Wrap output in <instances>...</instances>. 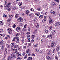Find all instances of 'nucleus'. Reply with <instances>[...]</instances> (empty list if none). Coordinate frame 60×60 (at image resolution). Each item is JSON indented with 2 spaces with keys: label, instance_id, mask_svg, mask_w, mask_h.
Segmentation results:
<instances>
[{
  "label": "nucleus",
  "instance_id": "f257e3e1",
  "mask_svg": "<svg viewBox=\"0 0 60 60\" xmlns=\"http://www.w3.org/2000/svg\"><path fill=\"white\" fill-rule=\"evenodd\" d=\"M11 4V3H9L8 4H7L6 5L4 6L5 8L6 9L8 8V11L11 10V8L10 7V5Z\"/></svg>",
  "mask_w": 60,
  "mask_h": 60
},
{
  "label": "nucleus",
  "instance_id": "f03ea898",
  "mask_svg": "<svg viewBox=\"0 0 60 60\" xmlns=\"http://www.w3.org/2000/svg\"><path fill=\"white\" fill-rule=\"evenodd\" d=\"M17 40L16 41V42L17 43H19V41H18L19 40V38L18 37H15L13 39L12 41H15V40Z\"/></svg>",
  "mask_w": 60,
  "mask_h": 60
},
{
  "label": "nucleus",
  "instance_id": "7ed1b4c3",
  "mask_svg": "<svg viewBox=\"0 0 60 60\" xmlns=\"http://www.w3.org/2000/svg\"><path fill=\"white\" fill-rule=\"evenodd\" d=\"M51 46L52 48H54L55 47V45H56V43L55 42H51Z\"/></svg>",
  "mask_w": 60,
  "mask_h": 60
},
{
  "label": "nucleus",
  "instance_id": "20e7f679",
  "mask_svg": "<svg viewBox=\"0 0 60 60\" xmlns=\"http://www.w3.org/2000/svg\"><path fill=\"white\" fill-rule=\"evenodd\" d=\"M53 22H54V20L53 19L49 18V24H51Z\"/></svg>",
  "mask_w": 60,
  "mask_h": 60
},
{
  "label": "nucleus",
  "instance_id": "39448f33",
  "mask_svg": "<svg viewBox=\"0 0 60 60\" xmlns=\"http://www.w3.org/2000/svg\"><path fill=\"white\" fill-rule=\"evenodd\" d=\"M17 19L18 21H19V22H21V21H23V18L22 17L19 18Z\"/></svg>",
  "mask_w": 60,
  "mask_h": 60
},
{
  "label": "nucleus",
  "instance_id": "423d86ee",
  "mask_svg": "<svg viewBox=\"0 0 60 60\" xmlns=\"http://www.w3.org/2000/svg\"><path fill=\"white\" fill-rule=\"evenodd\" d=\"M16 56L17 57L20 56L21 55V54L20 52H17L16 54Z\"/></svg>",
  "mask_w": 60,
  "mask_h": 60
},
{
  "label": "nucleus",
  "instance_id": "0eeeda50",
  "mask_svg": "<svg viewBox=\"0 0 60 60\" xmlns=\"http://www.w3.org/2000/svg\"><path fill=\"white\" fill-rule=\"evenodd\" d=\"M52 34H51L52 35H55V33H56V30H52Z\"/></svg>",
  "mask_w": 60,
  "mask_h": 60
},
{
  "label": "nucleus",
  "instance_id": "6e6552de",
  "mask_svg": "<svg viewBox=\"0 0 60 60\" xmlns=\"http://www.w3.org/2000/svg\"><path fill=\"white\" fill-rule=\"evenodd\" d=\"M60 22H57L55 23V26H58L60 25Z\"/></svg>",
  "mask_w": 60,
  "mask_h": 60
},
{
  "label": "nucleus",
  "instance_id": "1a4fd4ad",
  "mask_svg": "<svg viewBox=\"0 0 60 60\" xmlns=\"http://www.w3.org/2000/svg\"><path fill=\"white\" fill-rule=\"evenodd\" d=\"M11 57L12 58H15L16 57V56L14 55V54H11Z\"/></svg>",
  "mask_w": 60,
  "mask_h": 60
},
{
  "label": "nucleus",
  "instance_id": "9d476101",
  "mask_svg": "<svg viewBox=\"0 0 60 60\" xmlns=\"http://www.w3.org/2000/svg\"><path fill=\"white\" fill-rule=\"evenodd\" d=\"M20 30V28L19 27H17L16 28V31L17 32H19Z\"/></svg>",
  "mask_w": 60,
  "mask_h": 60
},
{
  "label": "nucleus",
  "instance_id": "9b49d317",
  "mask_svg": "<svg viewBox=\"0 0 60 60\" xmlns=\"http://www.w3.org/2000/svg\"><path fill=\"white\" fill-rule=\"evenodd\" d=\"M11 46L12 47H15V45L14 43H12L11 44Z\"/></svg>",
  "mask_w": 60,
  "mask_h": 60
},
{
  "label": "nucleus",
  "instance_id": "f8f14e48",
  "mask_svg": "<svg viewBox=\"0 0 60 60\" xmlns=\"http://www.w3.org/2000/svg\"><path fill=\"white\" fill-rule=\"evenodd\" d=\"M46 21V16H44V19L42 20V22L43 23H44Z\"/></svg>",
  "mask_w": 60,
  "mask_h": 60
},
{
  "label": "nucleus",
  "instance_id": "ddd939ff",
  "mask_svg": "<svg viewBox=\"0 0 60 60\" xmlns=\"http://www.w3.org/2000/svg\"><path fill=\"white\" fill-rule=\"evenodd\" d=\"M50 12L51 14H55V11L51 10L50 11Z\"/></svg>",
  "mask_w": 60,
  "mask_h": 60
},
{
  "label": "nucleus",
  "instance_id": "4468645a",
  "mask_svg": "<svg viewBox=\"0 0 60 60\" xmlns=\"http://www.w3.org/2000/svg\"><path fill=\"white\" fill-rule=\"evenodd\" d=\"M39 24L38 23H37L35 25V26L36 27V28H39Z\"/></svg>",
  "mask_w": 60,
  "mask_h": 60
},
{
  "label": "nucleus",
  "instance_id": "2eb2a0df",
  "mask_svg": "<svg viewBox=\"0 0 60 60\" xmlns=\"http://www.w3.org/2000/svg\"><path fill=\"white\" fill-rule=\"evenodd\" d=\"M59 49H60V47L59 46H58V47L57 48L56 50V51H58L59 50Z\"/></svg>",
  "mask_w": 60,
  "mask_h": 60
},
{
  "label": "nucleus",
  "instance_id": "dca6fc26",
  "mask_svg": "<svg viewBox=\"0 0 60 60\" xmlns=\"http://www.w3.org/2000/svg\"><path fill=\"white\" fill-rule=\"evenodd\" d=\"M52 35L51 34V35H49L48 36V37H49V38H50V39H52Z\"/></svg>",
  "mask_w": 60,
  "mask_h": 60
},
{
  "label": "nucleus",
  "instance_id": "f3484780",
  "mask_svg": "<svg viewBox=\"0 0 60 60\" xmlns=\"http://www.w3.org/2000/svg\"><path fill=\"white\" fill-rule=\"evenodd\" d=\"M14 50H15V52L14 53H17V50L16 49H13L12 50V51H14Z\"/></svg>",
  "mask_w": 60,
  "mask_h": 60
},
{
  "label": "nucleus",
  "instance_id": "a211bd4d",
  "mask_svg": "<svg viewBox=\"0 0 60 60\" xmlns=\"http://www.w3.org/2000/svg\"><path fill=\"white\" fill-rule=\"evenodd\" d=\"M46 57L47 58V59H48V60H50L51 59V57L49 56H46Z\"/></svg>",
  "mask_w": 60,
  "mask_h": 60
},
{
  "label": "nucleus",
  "instance_id": "6ab92c4d",
  "mask_svg": "<svg viewBox=\"0 0 60 60\" xmlns=\"http://www.w3.org/2000/svg\"><path fill=\"white\" fill-rule=\"evenodd\" d=\"M55 5H56V3L55 2H53L51 3V5L52 6H53Z\"/></svg>",
  "mask_w": 60,
  "mask_h": 60
},
{
  "label": "nucleus",
  "instance_id": "aec40b11",
  "mask_svg": "<svg viewBox=\"0 0 60 60\" xmlns=\"http://www.w3.org/2000/svg\"><path fill=\"white\" fill-rule=\"evenodd\" d=\"M5 46V44H3L2 47H1V49L3 50L4 49V46Z\"/></svg>",
  "mask_w": 60,
  "mask_h": 60
},
{
  "label": "nucleus",
  "instance_id": "412c9836",
  "mask_svg": "<svg viewBox=\"0 0 60 60\" xmlns=\"http://www.w3.org/2000/svg\"><path fill=\"white\" fill-rule=\"evenodd\" d=\"M14 16V15H9V17L10 18H12L13 16Z\"/></svg>",
  "mask_w": 60,
  "mask_h": 60
},
{
  "label": "nucleus",
  "instance_id": "4be33fe9",
  "mask_svg": "<svg viewBox=\"0 0 60 60\" xmlns=\"http://www.w3.org/2000/svg\"><path fill=\"white\" fill-rule=\"evenodd\" d=\"M19 6H21L22 5V2H20L19 3Z\"/></svg>",
  "mask_w": 60,
  "mask_h": 60
},
{
  "label": "nucleus",
  "instance_id": "5701e85b",
  "mask_svg": "<svg viewBox=\"0 0 60 60\" xmlns=\"http://www.w3.org/2000/svg\"><path fill=\"white\" fill-rule=\"evenodd\" d=\"M3 42H4V41L3 40L1 41L0 42V45H3Z\"/></svg>",
  "mask_w": 60,
  "mask_h": 60
},
{
  "label": "nucleus",
  "instance_id": "b1692460",
  "mask_svg": "<svg viewBox=\"0 0 60 60\" xmlns=\"http://www.w3.org/2000/svg\"><path fill=\"white\" fill-rule=\"evenodd\" d=\"M51 54V52L50 51H49V52L47 53V54L48 55H50Z\"/></svg>",
  "mask_w": 60,
  "mask_h": 60
},
{
  "label": "nucleus",
  "instance_id": "393cba45",
  "mask_svg": "<svg viewBox=\"0 0 60 60\" xmlns=\"http://www.w3.org/2000/svg\"><path fill=\"white\" fill-rule=\"evenodd\" d=\"M30 49H28L27 50L26 52V53L27 54H29V52L30 51Z\"/></svg>",
  "mask_w": 60,
  "mask_h": 60
},
{
  "label": "nucleus",
  "instance_id": "a878e982",
  "mask_svg": "<svg viewBox=\"0 0 60 60\" xmlns=\"http://www.w3.org/2000/svg\"><path fill=\"white\" fill-rule=\"evenodd\" d=\"M26 14L27 15H28L29 14V11L28 10H27L26 11Z\"/></svg>",
  "mask_w": 60,
  "mask_h": 60
},
{
  "label": "nucleus",
  "instance_id": "bb28decb",
  "mask_svg": "<svg viewBox=\"0 0 60 60\" xmlns=\"http://www.w3.org/2000/svg\"><path fill=\"white\" fill-rule=\"evenodd\" d=\"M35 37V36L34 35H32L31 37V39H33Z\"/></svg>",
  "mask_w": 60,
  "mask_h": 60
},
{
  "label": "nucleus",
  "instance_id": "cd10ccee",
  "mask_svg": "<svg viewBox=\"0 0 60 60\" xmlns=\"http://www.w3.org/2000/svg\"><path fill=\"white\" fill-rule=\"evenodd\" d=\"M28 60H32V57H29L28 59Z\"/></svg>",
  "mask_w": 60,
  "mask_h": 60
},
{
  "label": "nucleus",
  "instance_id": "c85d7f7f",
  "mask_svg": "<svg viewBox=\"0 0 60 60\" xmlns=\"http://www.w3.org/2000/svg\"><path fill=\"white\" fill-rule=\"evenodd\" d=\"M5 51H6V54L7 53V52L8 51V49L7 48H5Z\"/></svg>",
  "mask_w": 60,
  "mask_h": 60
},
{
  "label": "nucleus",
  "instance_id": "c756f323",
  "mask_svg": "<svg viewBox=\"0 0 60 60\" xmlns=\"http://www.w3.org/2000/svg\"><path fill=\"white\" fill-rule=\"evenodd\" d=\"M35 51L36 52H39V49H36Z\"/></svg>",
  "mask_w": 60,
  "mask_h": 60
},
{
  "label": "nucleus",
  "instance_id": "7c9ffc66",
  "mask_svg": "<svg viewBox=\"0 0 60 60\" xmlns=\"http://www.w3.org/2000/svg\"><path fill=\"white\" fill-rule=\"evenodd\" d=\"M6 45L7 46V48H9L10 47V45L8 44H7Z\"/></svg>",
  "mask_w": 60,
  "mask_h": 60
},
{
  "label": "nucleus",
  "instance_id": "2f4dec72",
  "mask_svg": "<svg viewBox=\"0 0 60 60\" xmlns=\"http://www.w3.org/2000/svg\"><path fill=\"white\" fill-rule=\"evenodd\" d=\"M3 17L4 18H6V17H7V15H6L5 14H4Z\"/></svg>",
  "mask_w": 60,
  "mask_h": 60
},
{
  "label": "nucleus",
  "instance_id": "473e14b6",
  "mask_svg": "<svg viewBox=\"0 0 60 60\" xmlns=\"http://www.w3.org/2000/svg\"><path fill=\"white\" fill-rule=\"evenodd\" d=\"M3 25V22L2 21L0 22V25L2 26Z\"/></svg>",
  "mask_w": 60,
  "mask_h": 60
},
{
  "label": "nucleus",
  "instance_id": "72a5a7b5",
  "mask_svg": "<svg viewBox=\"0 0 60 60\" xmlns=\"http://www.w3.org/2000/svg\"><path fill=\"white\" fill-rule=\"evenodd\" d=\"M16 24H14L13 26V28H15V27H16Z\"/></svg>",
  "mask_w": 60,
  "mask_h": 60
},
{
  "label": "nucleus",
  "instance_id": "f704fd0d",
  "mask_svg": "<svg viewBox=\"0 0 60 60\" xmlns=\"http://www.w3.org/2000/svg\"><path fill=\"white\" fill-rule=\"evenodd\" d=\"M11 60V58H10V56H9L8 57V59L7 60Z\"/></svg>",
  "mask_w": 60,
  "mask_h": 60
},
{
  "label": "nucleus",
  "instance_id": "c9c22d12",
  "mask_svg": "<svg viewBox=\"0 0 60 60\" xmlns=\"http://www.w3.org/2000/svg\"><path fill=\"white\" fill-rule=\"evenodd\" d=\"M43 17V15H41L39 17V18L40 19H41V18H42Z\"/></svg>",
  "mask_w": 60,
  "mask_h": 60
},
{
  "label": "nucleus",
  "instance_id": "e433bc0d",
  "mask_svg": "<svg viewBox=\"0 0 60 60\" xmlns=\"http://www.w3.org/2000/svg\"><path fill=\"white\" fill-rule=\"evenodd\" d=\"M27 40H28V42H30L31 40L30 38H27Z\"/></svg>",
  "mask_w": 60,
  "mask_h": 60
},
{
  "label": "nucleus",
  "instance_id": "4c0bfd02",
  "mask_svg": "<svg viewBox=\"0 0 60 60\" xmlns=\"http://www.w3.org/2000/svg\"><path fill=\"white\" fill-rule=\"evenodd\" d=\"M58 57L57 56H56L55 57V60H58Z\"/></svg>",
  "mask_w": 60,
  "mask_h": 60
},
{
  "label": "nucleus",
  "instance_id": "58836bf2",
  "mask_svg": "<svg viewBox=\"0 0 60 60\" xmlns=\"http://www.w3.org/2000/svg\"><path fill=\"white\" fill-rule=\"evenodd\" d=\"M54 1H55V2H57L58 3V4L59 3V0H54Z\"/></svg>",
  "mask_w": 60,
  "mask_h": 60
},
{
  "label": "nucleus",
  "instance_id": "ea45409f",
  "mask_svg": "<svg viewBox=\"0 0 60 60\" xmlns=\"http://www.w3.org/2000/svg\"><path fill=\"white\" fill-rule=\"evenodd\" d=\"M27 55L26 54L25 55V56L24 58V59H26V58H27Z\"/></svg>",
  "mask_w": 60,
  "mask_h": 60
},
{
  "label": "nucleus",
  "instance_id": "a19ab883",
  "mask_svg": "<svg viewBox=\"0 0 60 60\" xmlns=\"http://www.w3.org/2000/svg\"><path fill=\"white\" fill-rule=\"evenodd\" d=\"M35 15L37 16H39V15H40V13H35Z\"/></svg>",
  "mask_w": 60,
  "mask_h": 60
},
{
  "label": "nucleus",
  "instance_id": "79ce46f5",
  "mask_svg": "<svg viewBox=\"0 0 60 60\" xmlns=\"http://www.w3.org/2000/svg\"><path fill=\"white\" fill-rule=\"evenodd\" d=\"M25 54H26V53H25V52H23V54H22L23 56H24L25 55Z\"/></svg>",
  "mask_w": 60,
  "mask_h": 60
},
{
  "label": "nucleus",
  "instance_id": "37998d69",
  "mask_svg": "<svg viewBox=\"0 0 60 60\" xmlns=\"http://www.w3.org/2000/svg\"><path fill=\"white\" fill-rule=\"evenodd\" d=\"M38 44H37L35 45L34 46V47H38Z\"/></svg>",
  "mask_w": 60,
  "mask_h": 60
},
{
  "label": "nucleus",
  "instance_id": "c03bdc74",
  "mask_svg": "<svg viewBox=\"0 0 60 60\" xmlns=\"http://www.w3.org/2000/svg\"><path fill=\"white\" fill-rule=\"evenodd\" d=\"M3 32H4V30H2V29H0V33Z\"/></svg>",
  "mask_w": 60,
  "mask_h": 60
},
{
  "label": "nucleus",
  "instance_id": "a18cd8bd",
  "mask_svg": "<svg viewBox=\"0 0 60 60\" xmlns=\"http://www.w3.org/2000/svg\"><path fill=\"white\" fill-rule=\"evenodd\" d=\"M43 51L42 50H40V54H42V53H43Z\"/></svg>",
  "mask_w": 60,
  "mask_h": 60
},
{
  "label": "nucleus",
  "instance_id": "49530a36",
  "mask_svg": "<svg viewBox=\"0 0 60 60\" xmlns=\"http://www.w3.org/2000/svg\"><path fill=\"white\" fill-rule=\"evenodd\" d=\"M19 35V33H17L16 35V36H18Z\"/></svg>",
  "mask_w": 60,
  "mask_h": 60
},
{
  "label": "nucleus",
  "instance_id": "de8ad7c7",
  "mask_svg": "<svg viewBox=\"0 0 60 60\" xmlns=\"http://www.w3.org/2000/svg\"><path fill=\"white\" fill-rule=\"evenodd\" d=\"M26 26H27V25L26 24H25L24 26V28H26Z\"/></svg>",
  "mask_w": 60,
  "mask_h": 60
},
{
  "label": "nucleus",
  "instance_id": "09e8293b",
  "mask_svg": "<svg viewBox=\"0 0 60 60\" xmlns=\"http://www.w3.org/2000/svg\"><path fill=\"white\" fill-rule=\"evenodd\" d=\"M30 34V33L29 32H27V33H26V34L27 35H29Z\"/></svg>",
  "mask_w": 60,
  "mask_h": 60
},
{
  "label": "nucleus",
  "instance_id": "8fccbe9b",
  "mask_svg": "<svg viewBox=\"0 0 60 60\" xmlns=\"http://www.w3.org/2000/svg\"><path fill=\"white\" fill-rule=\"evenodd\" d=\"M18 47V45H15V47H14V48H17Z\"/></svg>",
  "mask_w": 60,
  "mask_h": 60
},
{
  "label": "nucleus",
  "instance_id": "3c124183",
  "mask_svg": "<svg viewBox=\"0 0 60 60\" xmlns=\"http://www.w3.org/2000/svg\"><path fill=\"white\" fill-rule=\"evenodd\" d=\"M19 15V14H15V18H17V16H16V15Z\"/></svg>",
  "mask_w": 60,
  "mask_h": 60
},
{
  "label": "nucleus",
  "instance_id": "603ef678",
  "mask_svg": "<svg viewBox=\"0 0 60 60\" xmlns=\"http://www.w3.org/2000/svg\"><path fill=\"white\" fill-rule=\"evenodd\" d=\"M25 28H24L22 30V31H26V29H25Z\"/></svg>",
  "mask_w": 60,
  "mask_h": 60
},
{
  "label": "nucleus",
  "instance_id": "864d4df0",
  "mask_svg": "<svg viewBox=\"0 0 60 60\" xmlns=\"http://www.w3.org/2000/svg\"><path fill=\"white\" fill-rule=\"evenodd\" d=\"M37 30H35V31H34V33H35V34H36V33H37Z\"/></svg>",
  "mask_w": 60,
  "mask_h": 60
},
{
  "label": "nucleus",
  "instance_id": "5fc2aeb1",
  "mask_svg": "<svg viewBox=\"0 0 60 60\" xmlns=\"http://www.w3.org/2000/svg\"><path fill=\"white\" fill-rule=\"evenodd\" d=\"M45 32L46 33H48V30H45Z\"/></svg>",
  "mask_w": 60,
  "mask_h": 60
},
{
  "label": "nucleus",
  "instance_id": "6e6d98bb",
  "mask_svg": "<svg viewBox=\"0 0 60 60\" xmlns=\"http://www.w3.org/2000/svg\"><path fill=\"white\" fill-rule=\"evenodd\" d=\"M31 55L32 56H35V54L33 53Z\"/></svg>",
  "mask_w": 60,
  "mask_h": 60
},
{
  "label": "nucleus",
  "instance_id": "4d7b16f0",
  "mask_svg": "<svg viewBox=\"0 0 60 60\" xmlns=\"http://www.w3.org/2000/svg\"><path fill=\"white\" fill-rule=\"evenodd\" d=\"M52 29V26H50V27L49 28V29H50V30H51Z\"/></svg>",
  "mask_w": 60,
  "mask_h": 60
},
{
  "label": "nucleus",
  "instance_id": "13d9d810",
  "mask_svg": "<svg viewBox=\"0 0 60 60\" xmlns=\"http://www.w3.org/2000/svg\"><path fill=\"white\" fill-rule=\"evenodd\" d=\"M13 10H15V9H16V7H13Z\"/></svg>",
  "mask_w": 60,
  "mask_h": 60
},
{
  "label": "nucleus",
  "instance_id": "bf43d9fd",
  "mask_svg": "<svg viewBox=\"0 0 60 60\" xmlns=\"http://www.w3.org/2000/svg\"><path fill=\"white\" fill-rule=\"evenodd\" d=\"M55 48L53 50V51H52L53 52L52 53H54V52H55Z\"/></svg>",
  "mask_w": 60,
  "mask_h": 60
},
{
  "label": "nucleus",
  "instance_id": "052dcab7",
  "mask_svg": "<svg viewBox=\"0 0 60 60\" xmlns=\"http://www.w3.org/2000/svg\"><path fill=\"white\" fill-rule=\"evenodd\" d=\"M11 19L10 18L8 20V21L9 22H10L11 20Z\"/></svg>",
  "mask_w": 60,
  "mask_h": 60
},
{
  "label": "nucleus",
  "instance_id": "680f3d73",
  "mask_svg": "<svg viewBox=\"0 0 60 60\" xmlns=\"http://www.w3.org/2000/svg\"><path fill=\"white\" fill-rule=\"evenodd\" d=\"M58 54L59 56H60V52H59L58 53Z\"/></svg>",
  "mask_w": 60,
  "mask_h": 60
},
{
  "label": "nucleus",
  "instance_id": "e2e57ef3",
  "mask_svg": "<svg viewBox=\"0 0 60 60\" xmlns=\"http://www.w3.org/2000/svg\"><path fill=\"white\" fill-rule=\"evenodd\" d=\"M26 46H24L23 47V49H26Z\"/></svg>",
  "mask_w": 60,
  "mask_h": 60
},
{
  "label": "nucleus",
  "instance_id": "0e129e2a",
  "mask_svg": "<svg viewBox=\"0 0 60 60\" xmlns=\"http://www.w3.org/2000/svg\"><path fill=\"white\" fill-rule=\"evenodd\" d=\"M21 41L22 42H23V43L24 42V39H22L21 40Z\"/></svg>",
  "mask_w": 60,
  "mask_h": 60
},
{
  "label": "nucleus",
  "instance_id": "69168bd1",
  "mask_svg": "<svg viewBox=\"0 0 60 60\" xmlns=\"http://www.w3.org/2000/svg\"><path fill=\"white\" fill-rule=\"evenodd\" d=\"M31 10L32 11H34V9H33V8H32L31 9Z\"/></svg>",
  "mask_w": 60,
  "mask_h": 60
},
{
  "label": "nucleus",
  "instance_id": "338daca9",
  "mask_svg": "<svg viewBox=\"0 0 60 60\" xmlns=\"http://www.w3.org/2000/svg\"><path fill=\"white\" fill-rule=\"evenodd\" d=\"M37 40H38V41H39V40H40V38H37Z\"/></svg>",
  "mask_w": 60,
  "mask_h": 60
},
{
  "label": "nucleus",
  "instance_id": "774afa93",
  "mask_svg": "<svg viewBox=\"0 0 60 60\" xmlns=\"http://www.w3.org/2000/svg\"><path fill=\"white\" fill-rule=\"evenodd\" d=\"M44 14H45V15L47 14V12H45V13H44Z\"/></svg>",
  "mask_w": 60,
  "mask_h": 60
}]
</instances>
